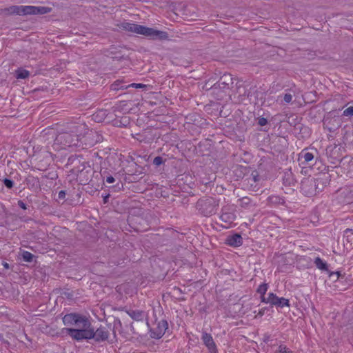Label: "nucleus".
<instances>
[{"label": "nucleus", "instance_id": "nucleus-1", "mask_svg": "<svg viewBox=\"0 0 353 353\" xmlns=\"http://www.w3.org/2000/svg\"><path fill=\"white\" fill-rule=\"evenodd\" d=\"M97 132L89 130L85 123H71L59 132L55 139V143L61 148L67 147H90L97 140L95 139Z\"/></svg>", "mask_w": 353, "mask_h": 353}, {"label": "nucleus", "instance_id": "nucleus-2", "mask_svg": "<svg viewBox=\"0 0 353 353\" xmlns=\"http://www.w3.org/2000/svg\"><path fill=\"white\" fill-rule=\"evenodd\" d=\"M63 322L65 325L76 327V328H65L64 330L77 341L85 339L81 338V336L85 335L84 332L90 330L92 327L91 323L86 316L74 313L65 314L63 318Z\"/></svg>", "mask_w": 353, "mask_h": 353}, {"label": "nucleus", "instance_id": "nucleus-3", "mask_svg": "<svg viewBox=\"0 0 353 353\" xmlns=\"http://www.w3.org/2000/svg\"><path fill=\"white\" fill-rule=\"evenodd\" d=\"M329 176L322 174L316 179L306 178L301 182V190L307 196H312L322 191L328 183Z\"/></svg>", "mask_w": 353, "mask_h": 353}, {"label": "nucleus", "instance_id": "nucleus-4", "mask_svg": "<svg viewBox=\"0 0 353 353\" xmlns=\"http://www.w3.org/2000/svg\"><path fill=\"white\" fill-rule=\"evenodd\" d=\"M121 26L128 32L142 34L152 39L165 40L168 37L166 32L157 30L139 24L123 23Z\"/></svg>", "mask_w": 353, "mask_h": 353}, {"label": "nucleus", "instance_id": "nucleus-5", "mask_svg": "<svg viewBox=\"0 0 353 353\" xmlns=\"http://www.w3.org/2000/svg\"><path fill=\"white\" fill-rule=\"evenodd\" d=\"M51 10V8L45 6H12L3 9L2 10V13L6 14H16L19 15H37L49 13Z\"/></svg>", "mask_w": 353, "mask_h": 353}, {"label": "nucleus", "instance_id": "nucleus-6", "mask_svg": "<svg viewBox=\"0 0 353 353\" xmlns=\"http://www.w3.org/2000/svg\"><path fill=\"white\" fill-rule=\"evenodd\" d=\"M196 206L202 215L210 216L216 213L219 203L212 197H203L198 200Z\"/></svg>", "mask_w": 353, "mask_h": 353}, {"label": "nucleus", "instance_id": "nucleus-7", "mask_svg": "<svg viewBox=\"0 0 353 353\" xmlns=\"http://www.w3.org/2000/svg\"><path fill=\"white\" fill-rule=\"evenodd\" d=\"M79 163V165L74 166L72 169V172L77 175L81 182L87 183L90 181L92 177V169L88 162L83 161L80 162L78 158H75L72 161V163L77 164Z\"/></svg>", "mask_w": 353, "mask_h": 353}, {"label": "nucleus", "instance_id": "nucleus-8", "mask_svg": "<svg viewBox=\"0 0 353 353\" xmlns=\"http://www.w3.org/2000/svg\"><path fill=\"white\" fill-rule=\"evenodd\" d=\"M85 335L81 336V338L85 339H93L97 342L104 341L108 339L109 332L106 327L100 326L96 330L92 327L90 330L84 332Z\"/></svg>", "mask_w": 353, "mask_h": 353}, {"label": "nucleus", "instance_id": "nucleus-9", "mask_svg": "<svg viewBox=\"0 0 353 353\" xmlns=\"http://www.w3.org/2000/svg\"><path fill=\"white\" fill-rule=\"evenodd\" d=\"M263 302L270 303L272 305H274L281 307L284 306H289V300L285 298H279L274 293H270L268 298H263Z\"/></svg>", "mask_w": 353, "mask_h": 353}, {"label": "nucleus", "instance_id": "nucleus-10", "mask_svg": "<svg viewBox=\"0 0 353 353\" xmlns=\"http://www.w3.org/2000/svg\"><path fill=\"white\" fill-rule=\"evenodd\" d=\"M168 328V323L165 320H161L157 324V327L151 330V336L154 339H160Z\"/></svg>", "mask_w": 353, "mask_h": 353}, {"label": "nucleus", "instance_id": "nucleus-11", "mask_svg": "<svg viewBox=\"0 0 353 353\" xmlns=\"http://www.w3.org/2000/svg\"><path fill=\"white\" fill-rule=\"evenodd\" d=\"M202 340L210 353H218L216 344L210 334L203 332Z\"/></svg>", "mask_w": 353, "mask_h": 353}, {"label": "nucleus", "instance_id": "nucleus-12", "mask_svg": "<svg viewBox=\"0 0 353 353\" xmlns=\"http://www.w3.org/2000/svg\"><path fill=\"white\" fill-rule=\"evenodd\" d=\"M221 214L220 215V219L227 223L231 224L235 219L234 214L230 210V208L228 206H225L222 208Z\"/></svg>", "mask_w": 353, "mask_h": 353}, {"label": "nucleus", "instance_id": "nucleus-13", "mask_svg": "<svg viewBox=\"0 0 353 353\" xmlns=\"http://www.w3.org/2000/svg\"><path fill=\"white\" fill-rule=\"evenodd\" d=\"M233 83L234 78L230 74H224L217 83L220 88H229Z\"/></svg>", "mask_w": 353, "mask_h": 353}, {"label": "nucleus", "instance_id": "nucleus-14", "mask_svg": "<svg viewBox=\"0 0 353 353\" xmlns=\"http://www.w3.org/2000/svg\"><path fill=\"white\" fill-rule=\"evenodd\" d=\"M227 243L230 246L238 247L242 245L243 238L239 234L229 236L226 240Z\"/></svg>", "mask_w": 353, "mask_h": 353}, {"label": "nucleus", "instance_id": "nucleus-15", "mask_svg": "<svg viewBox=\"0 0 353 353\" xmlns=\"http://www.w3.org/2000/svg\"><path fill=\"white\" fill-rule=\"evenodd\" d=\"M314 159V155L311 152H302L300 154H299V159L300 161H303L301 162V163H307L310 161H311L312 159Z\"/></svg>", "mask_w": 353, "mask_h": 353}, {"label": "nucleus", "instance_id": "nucleus-16", "mask_svg": "<svg viewBox=\"0 0 353 353\" xmlns=\"http://www.w3.org/2000/svg\"><path fill=\"white\" fill-rule=\"evenodd\" d=\"M314 264L317 268L329 272L327 269V264L324 262L321 258L316 257L314 260Z\"/></svg>", "mask_w": 353, "mask_h": 353}, {"label": "nucleus", "instance_id": "nucleus-17", "mask_svg": "<svg viewBox=\"0 0 353 353\" xmlns=\"http://www.w3.org/2000/svg\"><path fill=\"white\" fill-rule=\"evenodd\" d=\"M128 314L130 316L136 320V321H141L143 319V312L139 310H131L128 312Z\"/></svg>", "mask_w": 353, "mask_h": 353}, {"label": "nucleus", "instance_id": "nucleus-18", "mask_svg": "<svg viewBox=\"0 0 353 353\" xmlns=\"http://www.w3.org/2000/svg\"><path fill=\"white\" fill-rule=\"evenodd\" d=\"M268 200L270 203L274 205L283 204L284 203V200L282 198L276 195L270 196Z\"/></svg>", "mask_w": 353, "mask_h": 353}, {"label": "nucleus", "instance_id": "nucleus-19", "mask_svg": "<svg viewBox=\"0 0 353 353\" xmlns=\"http://www.w3.org/2000/svg\"><path fill=\"white\" fill-rule=\"evenodd\" d=\"M30 72L24 69L19 68L16 70V77L17 79H26L29 77Z\"/></svg>", "mask_w": 353, "mask_h": 353}, {"label": "nucleus", "instance_id": "nucleus-20", "mask_svg": "<svg viewBox=\"0 0 353 353\" xmlns=\"http://www.w3.org/2000/svg\"><path fill=\"white\" fill-rule=\"evenodd\" d=\"M21 256L23 260L26 262H32L34 258V255L28 251H23Z\"/></svg>", "mask_w": 353, "mask_h": 353}, {"label": "nucleus", "instance_id": "nucleus-21", "mask_svg": "<svg viewBox=\"0 0 353 353\" xmlns=\"http://www.w3.org/2000/svg\"><path fill=\"white\" fill-rule=\"evenodd\" d=\"M267 290H268V285L265 283L260 285L259 287L258 288L257 292L261 295L262 300L263 298H265L264 296V295H265Z\"/></svg>", "mask_w": 353, "mask_h": 353}, {"label": "nucleus", "instance_id": "nucleus-22", "mask_svg": "<svg viewBox=\"0 0 353 353\" xmlns=\"http://www.w3.org/2000/svg\"><path fill=\"white\" fill-rule=\"evenodd\" d=\"M128 87H132V88H147V85L143 84V83H132L130 85L125 86V88H127ZM120 88H124V86H121Z\"/></svg>", "mask_w": 353, "mask_h": 353}, {"label": "nucleus", "instance_id": "nucleus-23", "mask_svg": "<svg viewBox=\"0 0 353 353\" xmlns=\"http://www.w3.org/2000/svg\"><path fill=\"white\" fill-rule=\"evenodd\" d=\"M3 184L6 186V188L9 189L12 188L14 186V182L12 180L8 179L7 178L3 179Z\"/></svg>", "mask_w": 353, "mask_h": 353}, {"label": "nucleus", "instance_id": "nucleus-24", "mask_svg": "<svg viewBox=\"0 0 353 353\" xmlns=\"http://www.w3.org/2000/svg\"><path fill=\"white\" fill-rule=\"evenodd\" d=\"M343 116L345 117H351L353 116V106H350L346 108L343 113Z\"/></svg>", "mask_w": 353, "mask_h": 353}, {"label": "nucleus", "instance_id": "nucleus-25", "mask_svg": "<svg viewBox=\"0 0 353 353\" xmlns=\"http://www.w3.org/2000/svg\"><path fill=\"white\" fill-rule=\"evenodd\" d=\"M278 352L279 353H292V351L288 350L287 347L284 345H280L278 348Z\"/></svg>", "mask_w": 353, "mask_h": 353}, {"label": "nucleus", "instance_id": "nucleus-26", "mask_svg": "<svg viewBox=\"0 0 353 353\" xmlns=\"http://www.w3.org/2000/svg\"><path fill=\"white\" fill-rule=\"evenodd\" d=\"M163 159L162 157L158 156V157H156L154 159H153V163L154 165H157V166H159L160 165H161L163 163Z\"/></svg>", "mask_w": 353, "mask_h": 353}, {"label": "nucleus", "instance_id": "nucleus-27", "mask_svg": "<svg viewBox=\"0 0 353 353\" xmlns=\"http://www.w3.org/2000/svg\"><path fill=\"white\" fill-rule=\"evenodd\" d=\"M283 100L285 103H290L292 100V95L288 93L285 94L283 96Z\"/></svg>", "mask_w": 353, "mask_h": 353}, {"label": "nucleus", "instance_id": "nucleus-28", "mask_svg": "<svg viewBox=\"0 0 353 353\" xmlns=\"http://www.w3.org/2000/svg\"><path fill=\"white\" fill-rule=\"evenodd\" d=\"M259 180V176L256 173H252L251 177L248 179V181H253L254 182H256Z\"/></svg>", "mask_w": 353, "mask_h": 353}, {"label": "nucleus", "instance_id": "nucleus-29", "mask_svg": "<svg viewBox=\"0 0 353 353\" xmlns=\"http://www.w3.org/2000/svg\"><path fill=\"white\" fill-rule=\"evenodd\" d=\"M268 123V121L264 117H260L258 121V124L261 126H264Z\"/></svg>", "mask_w": 353, "mask_h": 353}, {"label": "nucleus", "instance_id": "nucleus-30", "mask_svg": "<svg viewBox=\"0 0 353 353\" xmlns=\"http://www.w3.org/2000/svg\"><path fill=\"white\" fill-rule=\"evenodd\" d=\"M328 272H329V276L330 278H332L333 276V278H336V280H337L340 276L339 272H334L329 271Z\"/></svg>", "mask_w": 353, "mask_h": 353}, {"label": "nucleus", "instance_id": "nucleus-31", "mask_svg": "<svg viewBox=\"0 0 353 353\" xmlns=\"http://www.w3.org/2000/svg\"><path fill=\"white\" fill-rule=\"evenodd\" d=\"M17 204L21 208H22L23 210L27 209L26 204L23 201H21V200L18 201Z\"/></svg>", "mask_w": 353, "mask_h": 353}, {"label": "nucleus", "instance_id": "nucleus-32", "mask_svg": "<svg viewBox=\"0 0 353 353\" xmlns=\"http://www.w3.org/2000/svg\"><path fill=\"white\" fill-rule=\"evenodd\" d=\"M58 196H59V199H63L65 196V192L63 190L59 191Z\"/></svg>", "mask_w": 353, "mask_h": 353}, {"label": "nucleus", "instance_id": "nucleus-33", "mask_svg": "<svg viewBox=\"0 0 353 353\" xmlns=\"http://www.w3.org/2000/svg\"><path fill=\"white\" fill-rule=\"evenodd\" d=\"M241 201L243 205H248L250 202V199L248 197H243Z\"/></svg>", "mask_w": 353, "mask_h": 353}, {"label": "nucleus", "instance_id": "nucleus-34", "mask_svg": "<svg viewBox=\"0 0 353 353\" xmlns=\"http://www.w3.org/2000/svg\"><path fill=\"white\" fill-rule=\"evenodd\" d=\"M114 181H115V179L112 176H109L106 179V182L108 183H112L114 182Z\"/></svg>", "mask_w": 353, "mask_h": 353}, {"label": "nucleus", "instance_id": "nucleus-35", "mask_svg": "<svg viewBox=\"0 0 353 353\" xmlns=\"http://www.w3.org/2000/svg\"><path fill=\"white\" fill-rule=\"evenodd\" d=\"M99 114H101L102 117L105 116V111L101 110L97 114H94V120H97V117H98Z\"/></svg>", "mask_w": 353, "mask_h": 353}, {"label": "nucleus", "instance_id": "nucleus-36", "mask_svg": "<svg viewBox=\"0 0 353 353\" xmlns=\"http://www.w3.org/2000/svg\"><path fill=\"white\" fill-rule=\"evenodd\" d=\"M2 265H3V268L6 270H8L10 268V265L7 262L3 261L2 263Z\"/></svg>", "mask_w": 353, "mask_h": 353}, {"label": "nucleus", "instance_id": "nucleus-37", "mask_svg": "<svg viewBox=\"0 0 353 353\" xmlns=\"http://www.w3.org/2000/svg\"><path fill=\"white\" fill-rule=\"evenodd\" d=\"M114 59H117V60L120 61V60H122V59H127L128 57H124L123 55V56H120V57H114Z\"/></svg>", "mask_w": 353, "mask_h": 353}, {"label": "nucleus", "instance_id": "nucleus-38", "mask_svg": "<svg viewBox=\"0 0 353 353\" xmlns=\"http://www.w3.org/2000/svg\"><path fill=\"white\" fill-rule=\"evenodd\" d=\"M109 196H110L109 194H107L103 196V203H106L108 202Z\"/></svg>", "mask_w": 353, "mask_h": 353}, {"label": "nucleus", "instance_id": "nucleus-39", "mask_svg": "<svg viewBox=\"0 0 353 353\" xmlns=\"http://www.w3.org/2000/svg\"><path fill=\"white\" fill-rule=\"evenodd\" d=\"M348 232H351L352 233V229H350V228H347L345 230V234H347Z\"/></svg>", "mask_w": 353, "mask_h": 353}, {"label": "nucleus", "instance_id": "nucleus-40", "mask_svg": "<svg viewBox=\"0 0 353 353\" xmlns=\"http://www.w3.org/2000/svg\"><path fill=\"white\" fill-rule=\"evenodd\" d=\"M87 175V173H86V170H84V176H86Z\"/></svg>", "mask_w": 353, "mask_h": 353}]
</instances>
